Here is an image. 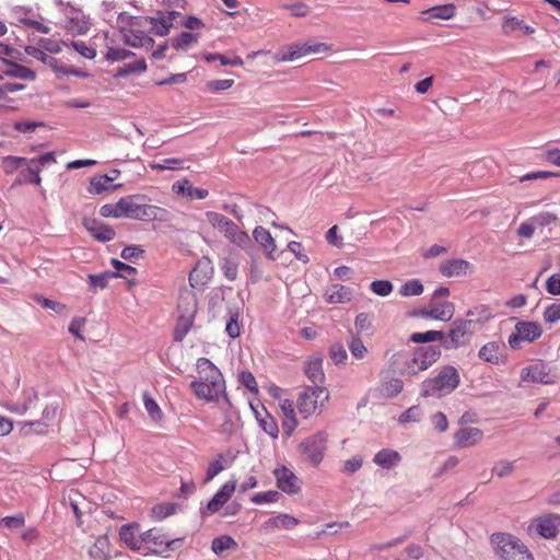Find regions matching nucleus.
<instances>
[{"label":"nucleus","instance_id":"27","mask_svg":"<svg viewBox=\"0 0 560 560\" xmlns=\"http://www.w3.org/2000/svg\"><path fill=\"white\" fill-rule=\"evenodd\" d=\"M207 217L211 224L219 229L224 236L229 240L234 232L238 229L237 224H235L231 219L228 217L218 213V212H207Z\"/></svg>","mask_w":560,"mask_h":560},{"label":"nucleus","instance_id":"16","mask_svg":"<svg viewBox=\"0 0 560 560\" xmlns=\"http://www.w3.org/2000/svg\"><path fill=\"white\" fill-rule=\"evenodd\" d=\"M478 357L491 364H504L506 362V347L503 342H488L480 348Z\"/></svg>","mask_w":560,"mask_h":560},{"label":"nucleus","instance_id":"20","mask_svg":"<svg viewBox=\"0 0 560 560\" xmlns=\"http://www.w3.org/2000/svg\"><path fill=\"white\" fill-rule=\"evenodd\" d=\"M521 378L524 382L551 384L553 381L550 378L549 370L544 363H535L524 368L521 372Z\"/></svg>","mask_w":560,"mask_h":560},{"label":"nucleus","instance_id":"11","mask_svg":"<svg viewBox=\"0 0 560 560\" xmlns=\"http://www.w3.org/2000/svg\"><path fill=\"white\" fill-rule=\"evenodd\" d=\"M542 329L536 322H518L515 325V331L510 335L508 343L510 348L517 350L521 348V342H533L540 338Z\"/></svg>","mask_w":560,"mask_h":560},{"label":"nucleus","instance_id":"8","mask_svg":"<svg viewBox=\"0 0 560 560\" xmlns=\"http://www.w3.org/2000/svg\"><path fill=\"white\" fill-rule=\"evenodd\" d=\"M327 433L319 431L300 443V450L313 466H318L322 463L327 450Z\"/></svg>","mask_w":560,"mask_h":560},{"label":"nucleus","instance_id":"59","mask_svg":"<svg viewBox=\"0 0 560 560\" xmlns=\"http://www.w3.org/2000/svg\"><path fill=\"white\" fill-rule=\"evenodd\" d=\"M542 315L545 322L548 324H555L560 320V299L546 306Z\"/></svg>","mask_w":560,"mask_h":560},{"label":"nucleus","instance_id":"22","mask_svg":"<svg viewBox=\"0 0 560 560\" xmlns=\"http://www.w3.org/2000/svg\"><path fill=\"white\" fill-rule=\"evenodd\" d=\"M253 237L255 242L261 246L267 257L271 260H275L276 257L273 254L277 249V245L270 232L267 229L258 225L253 231Z\"/></svg>","mask_w":560,"mask_h":560},{"label":"nucleus","instance_id":"50","mask_svg":"<svg viewBox=\"0 0 560 560\" xmlns=\"http://www.w3.org/2000/svg\"><path fill=\"white\" fill-rule=\"evenodd\" d=\"M126 44L132 47L153 46L154 39L139 31L126 38Z\"/></svg>","mask_w":560,"mask_h":560},{"label":"nucleus","instance_id":"13","mask_svg":"<svg viewBox=\"0 0 560 560\" xmlns=\"http://www.w3.org/2000/svg\"><path fill=\"white\" fill-rule=\"evenodd\" d=\"M277 487L288 493L296 494L301 490V481L298 476L287 466H279L273 469Z\"/></svg>","mask_w":560,"mask_h":560},{"label":"nucleus","instance_id":"49","mask_svg":"<svg viewBox=\"0 0 560 560\" xmlns=\"http://www.w3.org/2000/svg\"><path fill=\"white\" fill-rule=\"evenodd\" d=\"M199 38V34L190 33V32H182L176 38L173 39L172 46L176 50H186V48L196 43Z\"/></svg>","mask_w":560,"mask_h":560},{"label":"nucleus","instance_id":"33","mask_svg":"<svg viewBox=\"0 0 560 560\" xmlns=\"http://www.w3.org/2000/svg\"><path fill=\"white\" fill-rule=\"evenodd\" d=\"M173 189L176 190L177 192L187 195L190 199L196 200L205 199L209 195V191L207 189L194 187L187 179L176 182L173 185Z\"/></svg>","mask_w":560,"mask_h":560},{"label":"nucleus","instance_id":"23","mask_svg":"<svg viewBox=\"0 0 560 560\" xmlns=\"http://www.w3.org/2000/svg\"><path fill=\"white\" fill-rule=\"evenodd\" d=\"M2 62L8 67L5 70H3V74L7 77L28 81H34L36 79V72L31 68H27L7 58H2Z\"/></svg>","mask_w":560,"mask_h":560},{"label":"nucleus","instance_id":"1","mask_svg":"<svg viewBox=\"0 0 560 560\" xmlns=\"http://www.w3.org/2000/svg\"><path fill=\"white\" fill-rule=\"evenodd\" d=\"M135 198H144V196L131 195L120 198L116 203H105L100 208V214L104 218H128L142 221L158 218L156 206L136 203Z\"/></svg>","mask_w":560,"mask_h":560},{"label":"nucleus","instance_id":"3","mask_svg":"<svg viewBox=\"0 0 560 560\" xmlns=\"http://www.w3.org/2000/svg\"><path fill=\"white\" fill-rule=\"evenodd\" d=\"M482 316L478 318L470 319H455L448 331V338L444 337V342L442 343L443 348L446 350L458 349L460 346L465 345V337L469 339L475 332L477 324H483L488 322L492 314L488 307H482Z\"/></svg>","mask_w":560,"mask_h":560},{"label":"nucleus","instance_id":"28","mask_svg":"<svg viewBox=\"0 0 560 560\" xmlns=\"http://www.w3.org/2000/svg\"><path fill=\"white\" fill-rule=\"evenodd\" d=\"M470 267V262L465 259H450L441 264L440 272L444 277H458L465 275Z\"/></svg>","mask_w":560,"mask_h":560},{"label":"nucleus","instance_id":"18","mask_svg":"<svg viewBox=\"0 0 560 560\" xmlns=\"http://www.w3.org/2000/svg\"><path fill=\"white\" fill-rule=\"evenodd\" d=\"M237 455L238 452L231 448H229L225 453L218 454L208 466L206 481L212 480L221 471L231 467Z\"/></svg>","mask_w":560,"mask_h":560},{"label":"nucleus","instance_id":"45","mask_svg":"<svg viewBox=\"0 0 560 560\" xmlns=\"http://www.w3.org/2000/svg\"><path fill=\"white\" fill-rule=\"evenodd\" d=\"M409 340L415 343H430L433 341L444 342V332L441 330H428L424 332H413L410 335Z\"/></svg>","mask_w":560,"mask_h":560},{"label":"nucleus","instance_id":"19","mask_svg":"<svg viewBox=\"0 0 560 560\" xmlns=\"http://www.w3.org/2000/svg\"><path fill=\"white\" fill-rule=\"evenodd\" d=\"M120 175V171L117 168L112 170L108 174L97 175L91 178L88 191L92 195H100L109 189H117L121 187V184L109 186L108 183L114 182Z\"/></svg>","mask_w":560,"mask_h":560},{"label":"nucleus","instance_id":"44","mask_svg":"<svg viewBox=\"0 0 560 560\" xmlns=\"http://www.w3.org/2000/svg\"><path fill=\"white\" fill-rule=\"evenodd\" d=\"M145 70H147V62L142 58L135 62L126 63L122 67H120L114 74V78L119 79V78L129 77L131 74H140V73H143Z\"/></svg>","mask_w":560,"mask_h":560},{"label":"nucleus","instance_id":"53","mask_svg":"<svg viewBox=\"0 0 560 560\" xmlns=\"http://www.w3.org/2000/svg\"><path fill=\"white\" fill-rule=\"evenodd\" d=\"M515 462H511V460H499L494 464L493 468H492V474L498 476L499 478H504V477H508L510 476L514 469H515V466H514Z\"/></svg>","mask_w":560,"mask_h":560},{"label":"nucleus","instance_id":"58","mask_svg":"<svg viewBox=\"0 0 560 560\" xmlns=\"http://www.w3.org/2000/svg\"><path fill=\"white\" fill-rule=\"evenodd\" d=\"M135 56V52H132L131 50H128V49H125V48H113V47H109L106 55H105V59L108 60V61H122V60H126L130 57Z\"/></svg>","mask_w":560,"mask_h":560},{"label":"nucleus","instance_id":"6","mask_svg":"<svg viewBox=\"0 0 560 560\" xmlns=\"http://www.w3.org/2000/svg\"><path fill=\"white\" fill-rule=\"evenodd\" d=\"M329 399V392L324 386H308L298 398V409L304 418L312 416Z\"/></svg>","mask_w":560,"mask_h":560},{"label":"nucleus","instance_id":"41","mask_svg":"<svg viewBox=\"0 0 560 560\" xmlns=\"http://www.w3.org/2000/svg\"><path fill=\"white\" fill-rule=\"evenodd\" d=\"M49 66L52 68L57 75H74L82 79L89 78L91 75L89 72L81 69L68 67L59 62V60L56 58H50Z\"/></svg>","mask_w":560,"mask_h":560},{"label":"nucleus","instance_id":"40","mask_svg":"<svg viewBox=\"0 0 560 560\" xmlns=\"http://www.w3.org/2000/svg\"><path fill=\"white\" fill-rule=\"evenodd\" d=\"M352 291L350 288L342 284H334L329 292H327V301L329 303H347L351 300Z\"/></svg>","mask_w":560,"mask_h":560},{"label":"nucleus","instance_id":"62","mask_svg":"<svg viewBox=\"0 0 560 560\" xmlns=\"http://www.w3.org/2000/svg\"><path fill=\"white\" fill-rule=\"evenodd\" d=\"M221 269L223 271L224 277L229 281H234L237 278L238 266L232 259L224 258L222 264H221Z\"/></svg>","mask_w":560,"mask_h":560},{"label":"nucleus","instance_id":"7","mask_svg":"<svg viewBox=\"0 0 560 560\" xmlns=\"http://www.w3.org/2000/svg\"><path fill=\"white\" fill-rule=\"evenodd\" d=\"M441 347L438 345H425L413 350L411 362L407 365L409 375L429 369L441 357Z\"/></svg>","mask_w":560,"mask_h":560},{"label":"nucleus","instance_id":"9","mask_svg":"<svg viewBox=\"0 0 560 560\" xmlns=\"http://www.w3.org/2000/svg\"><path fill=\"white\" fill-rule=\"evenodd\" d=\"M190 387L197 398L207 401H218L219 397L222 396L224 401L231 405V401L225 392V382L219 381H192Z\"/></svg>","mask_w":560,"mask_h":560},{"label":"nucleus","instance_id":"2","mask_svg":"<svg viewBox=\"0 0 560 560\" xmlns=\"http://www.w3.org/2000/svg\"><path fill=\"white\" fill-rule=\"evenodd\" d=\"M460 383L458 371L453 365L443 366L436 376L427 378L421 384L423 397L441 398L454 392Z\"/></svg>","mask_w":560,"mask_h":560},{"label":"nucleus","instance_id":"47","mask_svg":"<svg viewBox=\"0 0 560 560\" xmlns=\"http://www.w3.org/2000/svg\"><path fill=\"white\" fill-rule=\"evenodd\" d=\"M205 60L208 62L219 60L222 66L242 67L244 65V61L240 56L230 58L219 52H210L205 55Z\"/></svg>","mask_w":560,"mask_h":560},{"label":"nucleus","instance_id":"21","mask_svg":"<svg viewBox=\"0 0 560 560\" xmlns=\"http://www.w3.org/2000/svg\"><path fill=\"white\" fill-rule=\"evenodd\" d=\"M455 312L454 304L451 302H444L441 304L432 305L429 308H422L416 314L424 318H431L441 322H448L453 317Z\"/></svg>","mask_w":560,"mask_h":560},{"label":"nucleus","instance_id":"55","mask_svg":"<svg viewBox=\"0 0 560 560\" xmlns=\"http://www.w3.org/2000/svg\"><path fill=\"white\" fill-rule=\"evenodd\" d=\"M35 301L43 307V308H46V310H51L54 312H56L57 314H62L66 310H67V306L58 301H55V300H50V299H47V298H44L42 295H36L35 296Z\"/></svg>","mask_w":560,"mask_h":560},{"label":"nucleus","instance_id":"54","mask_svg":"<svg viewBox=\"0 0 560 560\" xmlns=\"http://www.w3.org/2000/svg\"><path fill=\"white\" fill-rule=\"evenodd\" d=\"M230 318L225 325V332L232 339L237 338L241 335V328L238 325V312L229 311Z\"/></svg>","mask_w":560,"mask_h":560},{"label":"nucleus","instance_id":"37","mask_svg":"<svg viewBox=\"0 0 560 560\" xmlns=\"http://www.w3.org/2000/svg\"><path fill=\"white\" fill-rule=\"evenodd\" d=\"M256 419L265 433H267L270 438L277 439L279 435V428L276 420L271 417V415L265 410V416H260V413L252 406Z\"/></svg>","mask_w":560,"mask_h":560},{"label":"nucleus","instance_id":"63","mask_svg":"<svg viewBox=\"0 0 560 560\" xmlns=\"http://www.w3.org/2000/svg\"><path fill=\"white\" fill-rule=\"evenodd\" d=\"M238 382L252 393H258L257 382L252 372L242 371L238 374Z\"/></svg>","mask_w":560,"mask_h":560},{"label":"nucleus","instance_id":"30","mask_svg":"<svg viewBox=\"0 0 560 560\" xmlns=\"http://www.w3.org/2000/svg\"><path fill=\"white\" fill-rule=\"evenodd\" d=\"M305 374L314 386H322L325 381L323 371V359L320 357L311 358L305 366Z\"/></svg>","mask_w":560,"mask_h":560},{"label":"nucleus","instance_id":"56","mask_svg":"<svg viewBox=\"0 0 560 560\" xmlns=\"http://www.w3.org/2000/svg\"><path fill=\"white\" fill-rule=\"evenodd\" d=\"M176 511L175 503H161L156 504L152 509V514L156 520H164L173 515Z\"/></svg>","mask_w":560,"mask_h":560},{"label":"nucleus","instance_id":"35","mask_svg":"<svg viewBox=\"0 0 560 560\" xmlns=\"http://www.w3.org/2000/svg\"><path fill=\"white\" fill-rule=\"evenodd\" d=\"M299 524V520L289 515V514H279L275 517H271L267 520L264 523V527L266 529H279V528H285V529H292L294 526Z\"/></svg>","mask_w":560,"mask_h":560},{"label":"nucleus","instance_id":"17","mask_svg":"<svg viewBox=\"0 0 560 560\" xmlns=\"http://www.w3.org/2000/svg\"><path fill=\"white\" fill-rule=\"evenodd\" d=\"M213 275V266L208 257L199 259L195 268L190 271L188 280L192 288L205 285Z\"/></svg>","mask_w":560,"mask_h":560},{"label":"nucleus","instance_id":"26","mask_svg":"<svg viewBox=\"0 0 560 560\" xmlns=\"http://www.w3.org/2000/svg\"><path fill=\"white\" fill-rule=\"evenodd\" d=\"M200 380L224 382L220 370L207 358H199L196 363Z\"/></svg>","mask_w":560,"mask_h":560},{"label":"nucleus","instance_id":"51","mask_svg":"<svg viewBox=\"0 0 560 560\" xmlns=\"http://www.w3.org/2000/svg\"><path fill=\"white\" fill-rule=\"evenodd\" d=\"M143 404L148 415L152 418V420L158 421L162 418L163 412L161 408L156 401L147 393L143 395Z\"/></svg>","mask_w":560,"mask_h":560},{"label":"nucleus","instance_id":"5","mask_svg":"<svg viewBox=\"0 0 560 560\" xmlns=\"http://www.w3.org/2000/svg\"><path fill=\"white\" fill-rule=\"evenodd\" d=\"M198 302L195 293L180 294L178 302L179 316L174 329V340L182 341L189 332L197 313Z\"/></svg>","mask_w":560,"mask_h":560},{"label":"nucleus","instance_id":"29","mask_svg":"<svg viewBox=\"0 0 560 560\" xmlns=\"http://www.w3.org/2000/svg\"><path fill=\"white\" fill-rule=\"evenodd\" d=\"M400 460V454L392 448H383L378 451L373 458V462L384 469H392L396 467Z\"/></svg>","mask_w":560,"mask_h":560},{"label":"nucleus","instance_id":"15","mask_svg":"<svg viewBox=\"0 0 560 560\" xmlns=\"http://www.w3.org/2000/svg\"><path fill=\"white\" fill-rule=\"evenodd\" d=\"M534 524L539 536L546 539H552L559 533L560 515L557 513H549L538 516L534 520Z\"/></svg>","mask_w":560,"mask_h":560},{"label":"nucleus","instance_id":"31","mask_svg":"<svg viewBox=\"0 0 560 560\" xmlns=\"http://www.w3.org/2000/svg\"><path fill=\"white\" fill-rule=\"evenodd\" d=\"M139 528L137 523L125 524L119 529L120 539L132 550L140 552L142 545L140 544V536L136 537V532Z\"/></svg>","mask_w":560,"mask_h":560},{"label":"nucleus","instance_id":"34","mask_svg":"<svg viewBox=\"0 0 560 560\" xmlns=\"http://www.w3.org/2000/svg\"><path fill=\"white\" fill-rule=\"evenodd\" d=\"M42 168L39 165L36 164V162H33L32 160L27 163V167L22 171L19 176L16 177L15 183L22 184V183H30L34 185H39L42 182L40 173Z\"/></svg>","mask_w":560,"mask_h":560},{"label":"nucleus","instance_id":"12","mask_svg":"<svg viewBox=\"0 0 560 560\" xmlns=\"http://www.w3.org/2000/svg\"><path fill=\"white\" fill-rule=\"evenodd\" d=\"M236 488V481L225 482L211 498L206 508L200 509L202 518L219 512L224 504L231 499Z\"/></svg>","mask_w":560,"mask_h":560},{"label":"nucleus","instance_id":"42","mask_svg":"<svg viewBox=\"0 0 560 560\" xmlns=\"http://www.w3.org/2000/svg\"><path fill=\"white\" fill-rule=\"evenodd\" d=\"M147 21L151 24V33L158 36H166L170 34L173 24L170 21H166L162 14L156 16H148Z\"/></svg>","mask_w":560,"mask_h":560},{"label":"nucleus","instance_id":"39","mask_svg":"<svg viewBox=\"0 0 560 560\" xmlns=\"http://www.w3.org/2000/svg\"><path fill=\"white\" fill-rule=\"evenodd\" d=\"M229 241L245 250L252 258H254L256 248L253 245L250 236L245 231H242L238 228L229 238Z\"/></svg>","mask_w":560,"mask_h":560},{"label":"nucleus","instance_id":"25","mask_svg":"<svg viewBox=\"0 0 560 560\" xmlns=\"http://www.w3.org/2000/svg\"><path fill=\"white\" fill-rule=\"evenodd\" d=\"M483 436L482 430L478 428H462L454 434L455 444L458 447H466L469 445H474L478 441H480Z\"/></svg>","mask_w":560,"mask_h":560},{"label":"nucleus","instance_id":"10","mask_svg":"<svg viewBox=\"0 0 560 560\" xmlns=\"http://www.w3.org/2000/svg\"><path fill=\"white\" fill-rule=\"evenodd\" d=\"M177 541L176 539L166 540L164 535L155 533L154 529H149L140 535V544L142 545L140 553L143 556L161 555L166 550H173Z\"/></svg>","mask_w":560,"mask_h":560},{"label":"nucleus","instance_id":"32","mask_svg":"<svg viewBox=\"0 0 560 560\" xmlns=\"http://www.w3.org/2000/svg\"><path fill=\"white\" fill-rule=\"evenodd\" d=\"M118 277H126V275L118 273V272H112V271H104L101 273H91L88 276V282L90 290L96 291L97 289L104 290L108 285V281L112 278H118Z\"/></svg>","mask_w":560,"mask_h":560},{"label":"nucleus","instance_id":"48","mask_svg":"<svg viewBox=\"0 0 560 560\" xmlns=\"http://www.w3.org/2000/svg\"><path fill=\"white\" fill-rule=\"evenodd\" d=\"M236 541L228 535L215 537L212 540L211 549L214 553L221 555L223 551L236 547Z\"/></svg>","mask_w":560,"mask_h":560},{"label":"nucleus","instance_id":"14","mask_svg":"<svg viewBox=\"0 0 560 560\" xmlns=\"http://www.w3.org/2000/svg\"><path fill=\"white\" fill-rule=\"evenodd\" d=\"M82 225L93 238L102 243L109 242L116 236V232L112 226L96 218H83Z\"/></svg>","mask_w":560,"mask_h":560},{"label":"nucleus","instance_id":"64","mask_svg":"<svg viewBox=\"0 0 560 560\" xmlns=\"http://www.w3.org/2000/svg\"><path fill=\"white\" fill-rule=\"evenodd\" d=\"M349 350H350L351 354L357 359L364 358V355L366 353V348L363 345V341L361 340V338L355 337V336L351 337V340L349 342Z\"/></svg>","mask_w":560,"mask_h":560},{"label":"nucleus","instance_id":"46","mask_svg":"<svg viewBox=\"0 0 560 560\" xmlns=\"http://www.w3.org/2000/svg\"><path fill=\"white\" fill-rule=\"evenodd\" d=\"M423 284L419 279H411L399 287L398 293L401 296H418L423 293Z\"/></svg>","mask_w":560,"mask_h":560},{"label":"nucleus","instance_id":"57","mask_svg":"<svg viewBox=\"0 0 560 560\" xmlns=\"http://www.w3.org/2000/svg\"><path fill=\"white\" fill-rule=\"evenodd\" d=\"M329 357L335 364H342L348 358L347 351L342 343L335 342L329 348Z\"/></svg>","mask_w":560,"mask_h":560},{"label":"nucleus","instance_id":"24","mask_svg":"<svg viewBox=\"0 0 560 560\" xmlns=\"http://www.w3.org/2000/svg\"><path fill=\"white\" fill-rule=\"evenodd\" d=\"M320 48H327L325 44H296L290 46L289 50L283 54L282 60L293 61L308 54L319 52Z\"/></svg>","mask_w":560,"mask_h":560},{"label":"nucleus","instance_id":"4","mask_svg":"<svg viewBox=\"0 0 560 560\" xmlns=\"http://www.w3.org/2000/svg\"><path fill=\"white\" fill-rule=\"evenodd\" d=\"M490 539L495 555L501 560H534L528 548L511 534L494 533Z\"/></svg>","mask_w":560,"mask_h":560},{"label":"nucleus","instance_id":"60","mask_svg":"<svg viewBox=\"0 0 560 560\" xmlns=\"http://www.w3.org/2000/svg\"><path fill=\"white\" fill-rule=\"evenodd\" d=\"M280 498V493L276 490H269L265 492H258L252 497V502L255 504L277 502Z\"/></svg>","mask_w":560,"mask_h":560},{"label":"nucleus","instance_id":"52","mask_svg":"<svg viewBox=\"0 0 560 560\" xmlns=\"http://www.w3.org/2000/svg\"><path fill=\"white\" fill-rule=\"evenodd\" d=\"M373 293L380 296H387L392 293L394 285L389 280H374L370 284Z\"/></svg>","mask_w":560,"mask_h":560},{"label":"nucleus","instance_id":"61","mask_svg":"<svg viewBox=\"0 0 560 560\" xmlns=\"http://www.w3.org/2000/svg\"><path fill=\"white\" fill-rule=\"evenodd\" d=\"M354 327L358 332H372V320L368 313H359L354 319Z\"/></svg>","mask_w":560,"mask_h":560},{"label":"nucleus","instance_id":"36","mask_svg":"<svg viewBox=\"0 0 560 560\" xmlns=\"http://www.w3.org/2000/svg\"><path fill=\"white\" fill-rule=\"evenodd\" d=\"M456 8L454 4H443V5H435L432 7L425 11H423V14L425 15V20L432 21L434 19H441V20H450L455 15Z\"/></svg>","mask_w":560,"mask_h":560},{"label":"nucleus","instance_id":"38","mask_svg":"<svg viewBox=\"0 0 560 560\" xmlns=\"http://www.w3.org/2000/svg\"><path fill=\"white\" fill-rule=\"evenodd\" d=\"M89 556L92 560H106L109 556V540L106 535L96 538L89 550Z\"/></svg>","mask_w":560,"mask_h":560},{"label":"nucleus","instance_id":"43","mask_svg":"<svg viewBox=\"0 0 560 560\" xmlns=\"http://www.w3.org/2000/svg\"><path fill=\"white\" fill-rule=\"evenodd\" d=\"M521 30L524 34H533L534 28L529 25L524 24L523 20H518L515 16H504L502 31L505 35H510L512 32Z\"/></svg>","mask_w":560,"mask_h":560}]
</instances>
